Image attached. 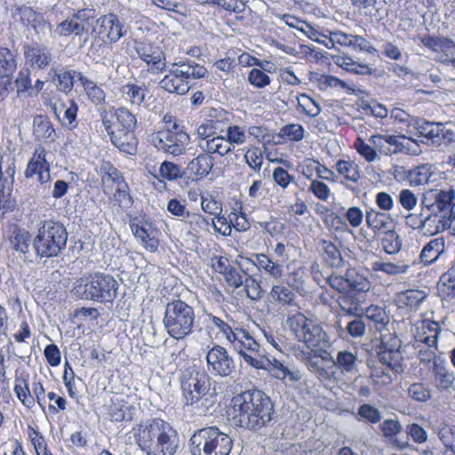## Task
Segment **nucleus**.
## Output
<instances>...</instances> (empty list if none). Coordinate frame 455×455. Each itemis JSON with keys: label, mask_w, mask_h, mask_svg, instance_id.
I'll return each instance as SVG.
<instances>
[{"label": "nucleus", "mask_w": 455, "mask_h": 455, "mask_svg": "<svg viewBox=\"0 0 455 455\" xmlns=\"http://www.w3.org/2000/svg\"><path fill=\"white\" fill-rule=\"evenodd\" d=\"M211 455H228L232 450V439L215 427H208Z\"/></svg>", "instance_id": "nucleus-19"}, {"label": "nucleus", "mask_w": 455, "mask_h": 455, "mask_svg": "<svg viewBox=\"0 0 455 455\" xmlns=\"http://www.w3.org/2000/svg\"><path fill=\"white\" fill-rule=\"evenodd\" d=\"M17 13L24 26L31 27L36 34H45L51 28V24L46 21L41 12H36L28 6H21L17 9Z\"/></svg>", "instance_id": "nucleus-18"}, {"label": "nucleus", "mask_w": 455, "mask_h": 455, "mask_svg": "<svg viewBox=\"0 0 455 455\" xmlns=\"http://www.w3.org/2000/svg\"><path fill=\"white\" fill-rule=\"evenodd\" d=\"M30 242L31 235L25 228L15 229L10 238L12 249L23 254L28 252Z\"/></svg>", "instance_id": "nucleus-49"}, {"label": "nucleus", "mask_w": 455, "mask_h": 455, "mask_svg": "<svg viewBox=\"0 0 455 455\" xmlns=\"http://www.w3.org/2000/svg\"><path fill=\"white\" fill-rule=\"evenodd\" d=\"M228 340L248 365L258 370H267L274 378L282 381L289 379L291 382H296L301 379L299 371L289 369L275 358H265L260 354L259 344L248 331L235 328Z\"/></svg>", "instance_id": "nucleus-2"}, {"label": "nucleus", "mask_w": 455, "mask_h": 455, "mask_svg": "<svg viewBox=\"0 0 455 455\" xmlns=\"http://www.w3.org/2000/svg\"><path fill=\"white\" fill-rule=\"evenodd\" d=\"M200 147L209 156L218 154L224 156L233 150V147H230V143L223 135H215L212 139H207L205 143L200 144Z\"/></svg>", "instance_id": "nucleus-35"}, {"label": "nucleus", "mask_w": 455, "mask_h": 455, "mask_svg": "<svg viewBox=\"0 0 455 455\" xmlns=\"http://www.w3.org/2000/svg\"><path fill=\"white\" fill-rule=\"evenodd\" d=\"M147 87L144 84L127 83L121 89L122 98L132 106L140 107L145 100Z\"/></svg>", "instance_id": "nucleus-27"}, {"label": "nucleus", "mask_w": 455, "mask_h": 455, "mask_svg": "<svg viewBox=\"0 0 455 455\" xmlns=\"http://www.w3.org/2000/svg\"><path fill=\"white\" fill-rule=\"evenodd\" d=\"M132 433L136 444L147 455H173L179 448L177 431L169 422L159 418L140 422Z\"/></svg>", "instance_id": "nucleus-3"}, {"label": "nucleus", "mask_w": 455, "mask_h": 455, "mask_svg": "<svg viewBox=\"0 0 455 455\" xmlns=\"http://www.w3.org/2000/svg\"><path fill=\"white\" fill-rule=\"evenodd\" d=\"M28 435L36 450V455H52L47 447L44 435L39 431L28 426Z\"/></svg>", "instance_id": "nucleus-61"}, {"label": "nucleus", "mask_w": 455, "mask_h": 455, "mask_svg": "<svg viewBox=\"0 0 455 455\" xmlns=\"http://www.w3.org/2000/svg\"><path fill=\"white\" fill-rule=\"evenodd\" d=\"M417 346L419 359L423 363H428L435 359L437 343L434 336L427 337L425 333L417 334Z\"/></svg>", "instance_id": "nucleus-32"}, {"label": "nucleus", "mask_w": 455, "mask_h": 455, "mask_svg": "<svg viewBox=\"0 0 455 455\" xmlns=\"http://www.w3.org/2000/svg\"><path fill=\"white\" fill-rule=\"evenodd\" d=\"M297 108L309 117H316L321 113L319 104L308 95L302 93L297 97Z\"/></svg>", "instance_id": "nucleus-53"}, {"label": "nucleus", "mask_w": 455, "mask_h": 455, "mask_svg": "<svg viewBox=\"0 0 455 455\" xmlns=\"http://www.w3.org/2000/svg\"><path fill=\"white\" fill-rule=\"evenodd\" d=\"M305 270L302 267H296L291 271L286 278V284L299 294L305 291Z\"/></svg>", "instance_id": "nucleus-62"}, {"label": "nucleus", "mask_w": 455, "mask_h": 455, "mask_svg": "<svg viewBox=\"0 0 455 455\" xmlns=\"http://www.w3.org/2000/svg\"><path fill=\"white\" fill-rule=\"evenodd\" d=\"M405 223L408 227H411L413 229H421L425 233H428V229H434V227L437 223V218L433 217L432 215L424 216L423 211L421 210V213L419 215L417 214H408L405 217Z\"/></svg>", "instance_id": "nucleus-42"}, {"label": "nucleus", "mask_w": 455, "mask_h": 455, "mask_svg": "<svg viewBox=\"0 0 455 455\" xmlns=\"http://www.w3.org/2000/svg\"><path fill=\"white\" fill-rule=\"evenodd\" d=\"M46 155L47 152L43 146L39 145L36 147L24 172L27 179H30L39 173L44 168H50V164L46 160Z\"/></svg>", "instance_id": "nucleus-28"}, {"label": "nucleus", "mask_w": 455, "mask_h": 455, "mask_svg": "<svg viewBox=\"0 0 455 455\" xmlns=\"http://www.w3.org/2000/svg\"><path fill=\"white\" fill-rule=\"evenodd\" d=\"M333 363L343 373L354 374L357 372V365L359 361L357 359L356 354L351 351H339Z\"/></svg>", "instance_id": "nucleus-38"}, {"label": "nucleus", "mask_w": 455, "mask_h": 455, "mask_svg": "<svg viewBox=\"0 0 455 455\" xmlns=\"http://www.w3.org/2000/svg\"><path fill=\"white\" fill-rule=\"evenodd\" d=\"M206 367L213 376L228 377L235 371V363L225 347L214 345L206 354Z\"/></svg>", "instance_id": "nucleus-13"}, {"label": "nucleus", "mask_w": 455, "mask_h": 455, "mask_svg": "<svg viewBox=\"0 0 455 455\" xmlns=\"http://www.w3.org/2000/svg\"><path fill=\"white\" fill-rule=\"evenodd\" d=\"M159 177L169 181L177 180L182 178L181 168L175 163L164 161L159 167Z\"/></svg>", "instance_id": "nucleus-63"}, {"label": "nucleus", "mask_w": 455, "mask_h": 455, "mask_svg": "<svg viewBox=\"0 0 455 455\" xmlns=\"http://www.w3.org/2000/svg\"><path fill=\"white\" fill-rule=\"evenodd\" d=\"M116 126L135 131L137 118L128 108L121 107L116 109Z\"/></svg>", "instance_id": "nucleus-54"}, {"label": "nucleus", "mask_w": 455, "mask_h": 455, "mask_svg": "<svg viewBox=\"0 0 455 455\" xmlns=\"http://www.w3.org/2000/svg\"><path fill=\"white\" fill-rule=\"evenodd\" d=\"M167 74L159 82V87L169 93L185 95L195 80L204 77L208 71L194 60H185L166 64Z\"/></svg>", "instance_id": "nucleus-5"}, {"label": "nucleus", "mask_w": 455, "mask_h": 455, "mask_svg": "<svg viewBox=\"0 0 455 455\" xmlns=\"http://www.w3.org/2000/svg\"><path fill=\"white\" fill-rule=\"evenodd\" d=\"M54 74L53 81L56 82V86L59 91L68 93L74 87L75 79L78 81V75H83L81 72L68 69H52L49 75Z\"/></svg>", "instance_id": "nucleus-30"}, {"label": "nucleus", "mask_w": 455, "mask_h": 455, "mask_svg": "<svg viewBox=\"0 0 455 455\" xmlns=\"http://www.w3.org/2000/svg\"><path fill=\"white\" fill-rule=\"evenodd\" d=\"M287 284H274L269 292L271 299L282 306L293 307L296 306V294Z\"/></svg>", "instance_id": "nucleus-33"}, {"label": "nucleus", "mask_w": 455, "mask_h": 455, "mask_svg": "<svg viewBox=\"0 0 455 455\" xmlns=\"http://www.w3.org/2000/svg\"><path fill=\"white\" fill-rule=\"evenodd\" d=\"M23 52L26 64L32 69H45L53 60L52 50L38 43L26 44Z\"/></svg>", "instance_id": "nucleus-17"}, {"label": "nucleus", "mask_w": 455, "mask_h": 455, "mask_svg": "<svg viewBox=\"0 0 455 455\" xmlns=\"http://www.w3.org/2000/svg\"><path fill=\"white\" fill-rule=\"evenodd\" d=\"M340 309L347 315H358L362 311L361 306L364 302V295L349 291L337 299Z\"/></svg>", "instance_id": "nucleus-24"}, {"label": "nucleus", "mask_w": 455, "mask_h": 455, "mask_svg": "<svg viewBox=\"0 0 455 455\" xmlns=\"http://www.w3.org/2000/svg\"><path fill=\"white\" fill-rule=\"evenodd\" d=\"M433 174L431 164H421L408 172L407 180L411 186H420L429 183Z\"/></svg>", "instance_id": "nucleus-41"}, {"label": "nucleus", "mask_w": 455, "mask_h": 455, "mask_svg": "<svg viewBox=\"0 0 455 455\" xmlns=\"http://www.w3.org/2000/svg\"><path fill=\"white\" fill-rule=\"evenodd\" d=\"M454 201L455 190L452 188H431L422 194L420 206L422 211L427 209L430 212L429 215L441 219L438 214L451 212L455 204Z\"/></svg>", "instance_id": "nucleus-12"}, {"label": "nucleus", "mask_w": 455, "mask_h": 455, "mask_svg": "<svg viewBox=\"0 0 455 455\" xmlns=\"http://www.w3.org/2000/svg\"><path fill=\"white\" fill-rule=\"evenodd\" d=\"M85 31V24L84 21L74 20L72 17L60 22L55 32L60 36H69L70 35L80 36Z\"/></svg>", "instance_id": "nucleus-50"}, {"label": "nucleus", "mask_w": 455, "mask_h": 455, "mask_svg": "<svg viewBox=\"0 0 455 455\" xmlns=\"http://www.w3.org/2000/svg\"><path fill=\"white\" fill-rule=\"evenodd\" d=\"M34 135L38 140L53 141L55 130L51 121L43 116H37L34 119Z\"/></svg>", "instance_id": "nucleus-44"}, {"label": "nucleus", "mask_w": 455, "mask_h": 455, "mask_svg": "<svg viewBox=\"0 0 455 455\" xmlns=\"http://www.w3.org/2000/svg\"><path fill=\"white\" fill-rule=\"evenodd\" d=\"M68 232L59 221L46 220L38 225L37 234L33 240V248L40 258H52L65 250Z\"/></svg>", "instance_id": "nucleus-9"}, {"label": "nucleus", "mask_w": 455, "mask_h": 455, "mask_svg": "<svg viewBox=\"0 0 455 455\" xmlns=\"http://www.w3.org/2000/svg\"><path fill=\"white\" fill-rule=\"evenodd\" d=\"M164 330L174 339H183L194 332L195 309L180 299H172L165 306L163 318Z\"/></svg>", "instance_id": "nucleus-8"}, {"label": "nucleus", "mask_w": 455, "mask_h": 455, "mask_svg": "<svg viewBox=\"0 0 455 455\" xmlns=\"http://www.w3.org/2000/svg\"><path fill=\"white\" fill-rule=\"evenodd\" d=\"M150 141L159 151L173 156L186 154L189 135L177 123L151 135Z\"/></svg>", "instance_id": "nucleus-11"}, {"label": "nucleus", "mask_w": 455, "mask_h": 455, "mask_svg": "<svg viewBox=\"0 0 455 455\" xmlns=\"http://www.w3.org/2000/svg\"><path fill=\"white\" fill-rule=\"evenodd\" d=\"M127 31L128 27L113 13L97 20L96 32L104 43H116L127 34Z\"/></svg>", "instance_id": "nucleus-15"}, {"label": "nucleus", "mask_w": 455, "mask_h": 455, "mask_svg": "<svg viewBox=\"0 0 455 455\" xmlns=\"http://www.w3.org/2000/svg\"><path fill=\"white\" fill-rule=\"evenodd\" d=\"M180 387L185 405L191 406L198 414H205L215 404L212 392V379L208 372L187 369L180 376Z\"/></svg>", "instance_id": "nucleus-4"}, {"label": "nucleus", "mask_w": 455, "mask_h": 455, "mask_svg": "<svg viewBox=\"0 0 455 455\" xmlns=\"http://www.w3.org/2000/svg\"><path fill=\"white\" fill-rule=\"evenodd\" d=\"M444 250V241L443 239H433L427 243L420 252V261L424 265L427 266L439 258L440 254Z\"/></svg>", "instance_id": "nucleus-39"}, {"label": "nucleus", "mask_w": 455, "mask_h": 455, "mask_svg": "<svg viewBox=\"0 0 455 455\" xmlns=\"http://www.w3.org/2000/svg\"><path fill=\"white\" fill-rule=\"evenodd\" d=\"M17 65L14 52L7 47L0 46V76L12 77Z\"/></svg>", "instance_id": "nucleus-40"}, {"label": "nucleus", "mask_w": 455, "mask_h": 455, "mask_svg": "<svg viewBox=\"0 0 455 455\" xmlns=\"http://www.w3.org/2000/svg\"><path fill=\"white\" fill-rule=\"evenodd\" d=\"M421 43L425 47L441 54L439 57L441 62L443 58L449 59L455 48V43L451 39L443 36H427L421 38Z\"/></svg>", "instance_id": "nucleus-21"}, {"label": "nucleus", "mask_w": 455, "mask_h": 455, "mask_svg": "<svg viewBox=\"0 0 455 455\" xmlns=\"http://www.w3.org/2000/svg\"><path fill=\"white\" fill-rule=\"evenodd\" d=\"M349 291L364 295L371 289V282L368 277L358 270L352 268L347 271Z\"/></svg>", "instance_id": "nucleus-43"}, {"label": "nucleus", "mask_w": 455, "mask_h": 455, "mask_svg": "<svg viewBox=\"0 0 455 455\" xmlns=\"http://www.w3.org/2000/svg\"><path fill=\"white\" fill-rule=\"evenodd\" d=\"M208 427L197 430L189 440L191 455H211Z\"/></svg>", "instance_id": "nucleus-29"}, {"label": "nucleus", "mask_w": 455, "mask_h": 455, "mask_svg": "<svg viewBox=\"0 0 455 455\" xmlns=\"http://www.w3.org/2000/svg\"><path fill=\"white\" fill-rule=\"evenodd\" d=\"M251 263L260 272H265L274 279H280L283 274V267L278 260L274 261L272 258L265 253H257Z\"/></svg>", "instance_id": "nucleus-23"}, {"label": "nucleus", "mask_w": 455, "mask_h": 455, "mask_svg": "<svg viewBox=\"0 0 455 455\" xmlns=\"http://www.w3.org/2000/svg\"><path fill=\"white\" fill-rule=\"evenodd\" d=\"M134 48L140 60L150 67L151 73H163L166 69L165 54L158 46L147 42H135Z\"/></svg>", "instance_id": "nucleus-16"}, {"label": "nucleus", "mask_w": 455, "mask_h": 455, "mask_svg": "<svg viewBox=\"0 0 455 455\" xmlns=\"http://www.w3.org/2000/svg\"><path fill=\"white\" fill-rule=\"evenodd\" d=\"M78 82L84 88L88 100L94 106H100L106 102V92L101 86L89 79L84 75H78Z\"/></svg>", "instance_id": "nucleus-26"}, {"label": "nucleus", "mask_w": 455, "mask_h": 455, "mask_svg": "<svg viewBox=\"0 0 455 455\" xmlns=\"http://www.w3.org/2000/svg\"><path fill=\"white\" fill-rule=\"evenodd\" d=\"M369 142L381 155L391 156L396 154L397 135L374 134L370 137Z\"/></svg>", "instance_id": "nucleus-31"}, {"label": "nucleus", "mask_w": 455, "mask_h": 455, "mask_svg": "<svg viewBox=\"0 0 455 455\" xmlns=\"http://www.w3.org/2000/svg\"><path fill=\"white\" fill-rule=\"evenodd\" d=\"M305 129L299 124H290L283 126L279 132V137L291 141H300L304 138Z\"/></svg>", "instance_id": "nucleus-64"}, {"label": "nucleus", "mask_w": 455, "mask_h": 455, "mask_svg": "<svg viewBox=\"0 0 455 455\" xmlns=\"http://www.w3.org/2000/svg\"><path fill=\"white\" fill-rule=\"evenodd\" d=\"M127 403L118 397L113 398L109 407V416L112 421L121 422L123 420H131L132 416L128 411Z\"/></svg>", "instance_id": "nucleus-52"}, {"label": "nucleus", "mask_w": 455, "mask_h": 455, "mask_svg": "<svg viewBox=\"0 0 455 455\" xmlns=\"http://www.w3.org/2000/svg\"><path fill=\"white\" fill-rule=\"evenodd\" d=\"M111 142L121 152L127 155L132 156L137 152L138 140L134 132L126 133V136L116 138V140H111Z\"/></svg>", "instance_id": "nucleus-55"}, {"label": "nucleus", "mask_w": 455, "mask_h": 455, "mask_svg": "<svg viewBox=\"0 0 455 455\" xmlns=\"http://www.w3.org/2000/svg\"><path fill=\"white\" fill-rule=\"evenodd\" d=\"M213 165L214 159L211 156L200 154L188 164L187 172L193 179L200 180L210 173Z\"/></svg>", "instance_id": "nucleus-22"}, {"label": "nucleus", "mask_w": 455, "mask_h": 455, "mask_svg": "<svg viewBox=\"0 0 455 455\" xmlns=\"http://www.w3.org/2000/svg\"><path fill=\"white\" fill-rule=\"evenodd\" d=\"M426 299V293L419 290H407L398 297V301L411 308L418 307Z\"/></svg>", "instance_id": "nucleus-58"}, {"label": "nucleus", "mask_w": 455, "mask_h": 455, "mask_svg": "<svg viewBox=\"0 0 455 455\" xmlns=\"http://www.w3.org/2000/svg\"><path fill=\"white\" fill-rule=\"evenodd\" d=\"M420 152V146L414 140L397 135L396 154L403 153L411 156H418Z\"/></svg>", "instance_id": "nucleus-60"}, {"label": "nucleus", "mask_w": 455, "mask_h": 455, "mask_svg": "<svg viewBox=\"0 0 455 455\" xmlns=\"http://www.w3.org/2000/svg\"><path fill=\"white\" fill-rule=\"evenodd\" d=\"M129 226L135 238L146 250L150 252L157 251L159 246L158 232L151 222L140 217L131 216Z\"/></svg>", "instance_id": "nucleus-14"}, {"label": "nucleus", "mask_w": 455, "mask_h": 455, "mask_svg": "<svg viewBox=\"0 0 455 455\" xmlns=\"http://www.w3.org/2000/svg\"><path fill=\"white\" fill-rule=\"evenodd\" d=\"M113 200L124 210L129 209L132 205L133 199L130 195V188L125 180L116 185Z\"/></svg>", "instance_id": "nucleus-56"}, {"label": "nucleus", "mask_w": 455, "mask_h": 455, "mask_svg": "<svg viewBox=\"0 0 455 455\" xmlns=\"http://www.w3.org/2000/svg\"><path fill=\"white\" fill-rule=\"evenodd\" d=\"M99 173L104 186L108 183L117 185L124 180L122 173L109 161L100 163Z\"/></svg>", "instance_id": "nucleus-48"}, {"label": "nucleus", "mask_w": 455, "mask_h": 455, "mask_svg": "<svg viewBox=\"0 0 455 455\" xmlns=\"http://www.w3.org/2000/svg\"><path fill=\"white\" fill-rule=\"evenodd\" d=\"M319 247L323 251L324 261L331 267H339L343 264V258L338 246L331 241L321 239Z\"/></svg>", "instance_id": "nucleus-34"}, {"label": "nucleus", "mask_w": 455, "mask_h": 455, "mask_svg": "<svg viewBox=\"0 0 455 455\" xmlns=\"http://www.w3.org/2000/svg\"><path fill=\"white\" fill-rule=\"evenodd\" d=\"M365 221L367 227L375 234H381L393 227L389 214L379 212L373 208L366 211Z\"/></svg>", "instance_id": "nucleus-20"}, {"label": "nucleus", "mask_w": 455, "mask_h": 455, "mask_svg": "<svg viewBox=\"0 0 455 455\" xmlns=\"http://www.w3.org/2000/svg\"><path fill=\"white\" fill-rule=\"evenodd\" d=\"M433 372L435 384L438 389L446 390L452 386L455 379L453 372L449 371L443 362L435 360Z\"/></svg>", "instance_id": "nucleus-36"}, {"label": "nucleus", "mask_w": 455, "mask_h": 455, "mask_svg": "<svg viewBox=\"0 0 455 455\" xmlns=\"http://www.w3.org/2000/svg\"><path fill=\"white\" fill-rule=\"evenodd\" d=\"M381 246L387 254L397 253L402 247V240L393 227L382 233Z\"/></svg>", "instance_id": "nucleus-51"}, {"label": "nucleus", "mask_w": 455, "mask_h": 455, "mask_svg": "<svg viewBox=\"0 0 455 455\" xmlns=\"http://www.w3.org/2000/svg\"><path fill=\"white\" fill-rule=\"evenodd\" d=\"M335 168L338 173L348 181L356 183L361 178L359 166L352 160L340 159L337 161Z\"/></svg>", "instance_id": "nucleus-47"}, {"label": "nucleus", "mask_w": 455, "mask_h": 455, "mask_svg": "<svg viewBox=\"0 0 455 455\" xmlns=\"http://www.w3.org/2000/svg\"><path fill=\"white\" fill-rule=\"evenodd\" d=\"M365 315L368 319L374 322L380 331L386 327V325L389 323V317L387 315L385 309L379 306L371 305L368 307L365 310Z\"/></svg>", "instance_id": "nucleus-57"}, {"label": "nucleus", "mask_w": 455, "mask_h": 455, "mask_svg": "<svg viewBox=\"0 0 455 455\" xmlns=\"http://www.w3.org/2000/svg\"><path fill=\"white\" fill-rule=\"evenodd\" d=\"M380 431L385 438L392 441L395 445L400 449H404L407 446V443L398 441L395 436L400 434L403 430L402 425L399 421L387 419H385L379 425Z\"/></svg>", "instance_id": "nucleus-45"}, {"label": "nucleus", "mask_w": 455, "mask_h": 455, "mask_svg": "<svg viewBox=\"0 0 455 455\" xmlns=\"http://www.w3.org/2000/svg\"><path fill=\"white\" fill-rule=\"evenodd\" d=\"M233 420L242 428L259 431L268 426L275 413L271 398L262 390H245L231 400Z\"/></svg>", "instance_id": "nucleus-1"}, {"label": "nucleus", "mask_w": 455, "mask_h": 455, "mask_svg": "<svg viewBox=\"0 0 455 455\" xmlns=\"http://www.w3.org/2000/svg\"><path fill=\"white\" fill-rule=\"evenodd\" d=\"M400 347L401 341L395 335L391 333L380 334L378 357L383 368L372 370V378H382V382L388 384L392 381V376L388 371H391L395 375L403 372V356Z\"/></svg>", "instance_id": "nucleus-10"}, {"label": "nucleus", "mask_w": 455, "mask_h": 455, "mask_svg": "<svg viewBox=\"0 0 455 455\" xmlns=\"http://www.w3.org/2000/svg\"><path fill=\"white\" fill-rule=\"evenodd\" d=\"M286 325L294 339L312 351L323 350L329 345L328 336L322 325L301 312H290L287 315Z\"/></svg>", "instance_id": "nucleus-7"}, {"label": "nucleus", "mask_w": 455, "mask_h": 455, "mask_svg": "<svg viewBox=\"0 0 455 455\" xmlns=\"http://www.w3.org/2000/svg\"><path fill=\"white\" fill-rule=\"evenodd\" d=\"M244 160L252 171L259 172L264 163L261 148L259 147L248 148L244 154Z\"/></svg>", "instance_id": "nucleus-59"}, {"label": "nucleus", "mask_w": 455, "mask_h": 455, "mask_svg": "<svg viewBox=\"0 0 455 455\" xmlns=\"http://www.w3.org/2000/svg\"><path fill=\"white\" fill-rule=\"evenodd\" d=\"M119 284L113 275L96 272L82 278L73 292L81 299L106 304L115 300Z\"/></svg>", "instance_id": "nucleus-6"}, {"label": "nucleus", "mask_w": 455, "mask_h": 455, "mask_svg": "<svg viewBox=\"0 0 455 455\" xmlns=\"http://www.w3.org/2000/svg\"><path fill=\"white\" fill-rule=\"evenodd\" d=\"M371 268L374 272H382L389 275H397L405 274L410 265L403 261L387 262L382 259H376L370 263Z\"/></svg>", "instance_id": "nucleus-37"}, {"label": "nucleus", "mask_w": 455, "mask_h": 455, "mask_svg": "<svg viewBox=\"0 0 455 455\" xmlns=\"http://www.w3.org/2000/svg\"><path fill=\"white\" fill-rule=\"evenodd\" d=\"M28 374L22 373L16 376L14 379V393L19 401L28 409H32L36 404V400L28 385Z\"/></svg>", "instance_id": "nucleus-25"}, {"label": "nucleus", "mask_w": 455, "mask_h": 455, "mask_svg": "<svg viewBox=\"0 0 455 455\" xmlns=\"http://www.w3.org/2000/svg\"><path fill=\"white\" fill-rule=\"evenodd\" d=\"M183 221L188 226L189 233L196 236L208 232L211 225L209 219L197 212H189Z\"/></svg>", "instance_id": "nucleus-46"}]
</instances>
